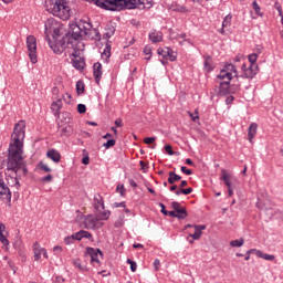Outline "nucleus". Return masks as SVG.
Listing matches in <instances>:
<instances>
[{
  "mask_svg": "<svg viewBox=\"0 0 283 283\" xmlns=\"http://www.w3.org/2000/svg\"><path fill=\"white\" fill-rule=\"evenodd\" d=\"M54 253H63V248L61 245H55L53 248Z\"/></svg>",
  "mask_w": 283,
  "mask_h": 283,
  "instance_id": "774afa93",
  "label": "nucleus"
},
{
  "mask_svg": "<svg viewBox=\"0 0 283 283\" xmlns=\"http://www.w3.org/2000/svg\"><path fill=\"white\" fill-rule=\"evenodd\" d=\"M0 242L4 247H8L10 244V241L8 240V238L4 237L3 232H0Z\"/></svg>",
  "mask_w": 283,
  "mask_h": 283,
  "instance_id": "49530a36",
  "label": "nucleus"
},
{
  "mask_svg": "<svg viewBox=\"0 0 283 283\" xmlns=\"http://www.w3.org/2000/svg\"><path fill=\"white\" fill-rule=\"evenodd\" d=\"M109 56H112V52H111V49L108 46H106V49L102 53V59H105L107 61L109 59Z\"/></svg>",
  "mask_w": 283,
  "mask_h": 283,
  "instance_id": "a18cd8bd",
  "label": "nucleus"
},
{
  "mask_svg": "<svg viewBox=\"0 0 283 283\" xmlns=\"http://www.w3.org/2000/svg\"><path fill=\"white\" fill-rule=\"evenodd\" d=\"M256 258H262V260H268L269 262H273V260H275V256L273 254H268L263 252H256Z\"/></svg>",
  "mask_w": 283,
  "mask_h": 283,
  "instance_id": "c756f323",
  "label": "nucleus"
},
{
  "mask_svg": "<svg viewBox=\"0 0 283 283\" xmlns=\"http://www.w3.org/2000/svg\"><path fill=\"white\" fill-rule=\"evenodd\" d=\"M156 137H146L144 139L145 145H151V143H155Z\"/></svg>",
  "mask_w": 283,
  "mask_h": 283,
  "instance_id": "bf43d9fd",
  "label": "nucleus"
},
{
  "mask_svg": "<svg viewBox=\"0 0 283 283\" xmlns=\"http://www.w3.org/2000/svg\"><path fill=\"white\" fill-rule=\"evenodd\" d=\"M184 196H189V193H193V188H182Z\"/></svg>",
  "mask_w": 283,
  "mask_h": 283,
  "instance_id": "e2e57ef3",
  "label": "nucleus"
},
{
  "mask_svg": "<svg viewBox=\"0 0 283 283\" xmlns=\"http://www.w3.org/2000/svg\"><path fill=\"white\" fill-rule=\"evenodd\" d=\"M53 177L51 174L46 175L45 177L41 178V182H52Z\"/></svg>",
  "mask_w": 283,
  "mask_h": 283,
  "instance_id": "5fc2aeb1",
  "label": "nucleus"
},
{
  "mask_svg": "<svg viewBox=\"0 0 283 283\" xmlns=\"http://www.w3.org/2000/svg\"><path fill=\"white\" fill-rule=\"evenodd\" d=\"M203 70L206 72H213V59L211 55H203Z\"/></svg>",
  "mask_w": 283,
  "mask_h": 283,
  "instance_id": "5701e85b",
  "label": "nucleus"
},
{
  "mask_svg": "<svg viewBox=\"0 0 283 283\" xmlns=\"http://www.w3.org/2000/svg\"><path fill=\"white\" fill-rule=\"evenodd\" d=\"M171 207H172L178 220H185V218H187V216H188L187 209L185 207H181L180 202L172 201Z\"/></svg>",
  "mask_w": 283,
  "mask_h": 283,
  "instance_id": "f8f14e48",
  "label": "nucleus"
},
{
  "mask_svg": "<svg viewBox=\"0 0 283 283\" xmlns=\"http://www.w3.org/2000/svg\"><path fill=\"white\" fill-rule=\"evenodd\" d=\"M38 167L42 170L45 171V174H50L52 171V168H50V166H48V164L40 161Z\"/></svg>",
  "mask_w": 283,
  "mask_h": 283,
  "instance_id": "e433bc0d",
  "label": "nucleus"
},
{
  "mask_svg": "<svg viewBox=\"0 0 283 283\" xmlns=\"http://www.w3.org/2000/svg\"><path fill=\"white\" fill-rule=\"evenodd\" d=\"M98 213H99V220H109V216L112 214L109 210H104L103 212L101 210Z\"/></svg>",
  "mask_w": 283,
  "mask_h": 283,
  "instance_id": "ea45409f",
  "label": "nucleus"
},
{
  "mask_svg": "<svg viewBox=\"0 0 283 283\" xmlns=\"http://www.w3.org/2000/svg\"><path fill=\"white\" fill-rule=\"evenodd\" d=\"M124 226H125V216L120 214L118 217V220L115 222V228L120 229V227H124Z\"/></svg>",
  "mask_w": 283,
  "mask_h": 283,
  "instance_id": "58836bf2",
  "label": "nucleus"
},
{
  "mask_svg": "<svg viewBox=\"0 0 283 283\" xmlns=\"http://www.w3.org/2000/svg\"><path fill=\"white\" fill-rule=\"evenodd\" d=\"M255 134H258V124L252 123L248 129V139L250 143H253V139L255 138Z\"/></svg>",
  "mask_w": 283,
  "mask_h": 283,
  "instance_id": "a878e982",
  "label": "nucleus"
},
{
  "mask_svg": "<svg viewBox=\"0 0 283 283\" xmlns=\"http://www.w3.org/2000/svg\"><path fill=\"white\" fill-rule=\"evenodd\" d=\"M76 92L77 94H83V92H85V85L83 84V82L76 83Z\"/></svg>",
  "mask_w": 283,
  "mask_h": 283,
  "instance_id": "c03bdc74",
  "label": "nucleus"
},
{
  "mask_svg": "<svg viewBox=\"0 0 283 283\" xmlns=\"http://www.w3.org/2000/svg\"><path fill=\"white\" fill-rule=\"evenodd\" d=\"M158 206L160 207V209H161V213L164 214V216H167V209L165 208V203H163V202H159L158 203Z\"/></svg>",
  "mask_w": 283,
  "mask_h": 283,
  "instance_id": "69168bd1",
  "label": "nucleus"
},
{
  "mask_svg": "<svg viewBox=\"0 0 283 283\" xmlns=\"http://www.w3.org/2000/svg\"><path fill=\"white\" fill-rule=\"evenodd\" d=\"M95 4L103 10L120 12V10H136L140 8V0H94Z\"/></svg>",
  "mask_w": 283,
  "mask_h": 283,
  "instance_id": "7ed1b4c3",
  "label": "nucleus"
},
{
  "mask_svg": "<svg viewBox=\"0 0 283 283\" xmlns=\"http://www.w3.org/2000/svg\"><path fill=\"white\" fill-rule=\"evenodd\" d=\"M127 206V203L125 201L122 202H114L113 203V209H118L120 207H123V209H125V207Z\"/></svg>",
  "mask_w": 283,
  "mask_h": 283,
  "instance_id": "864d4df0",
  "label": "nucleus"
},
{
  "mask_svg": "<svg viewBox=\"0 0 283 283\" xmlns=\"http://www.w3.org/2000/svg\"><path fill=\"white\" fill-rule=\"evenodd\" d=\"M25 138V120H20L13 128L11 135L12 143L9 146L7 174L11 176L13 187L20 189L21 184L19 180L27 176L28 168L23 161V139Z\"/></svg>",
  "mask_w": 283,
  "mask_h": 283,
  "instance_id": "f257e3e1",
  "label": "nucleus"
},
{
  "mask_svg": "<svg viewBox=\"0 0 283 283\" xmlns=\"http://www.w3.org/2000/svg\"><path fill=\"white\" fill-rule=\"evenodd\" d=\"M63 107V102L61 98H57L55 102L51 104V111L55 118H59L61 116V109Z\"/></svg>",
  "mask_w": 283,
  "mask_h": 283,
  "instance_id": "6ab92c4d",
  "label": "nucleus"
},
{
  "mask_svg": "<svg viewBox=\"0 0 283 283\" xmlns=\"http://www.w3.org/2000/svg\"><path fill=\"white\" fill-rule=\"evenodd\" d=\"M233 77H238V69L231 63H226L217 75L219 81H233Z\"/></svg>",
  "mask_w": 283,
  "mask_h": 283,
  "instance_id": "0eeeda50",
  "label": "nucleus"
},
{
  "mask_svg": "<svg viewBox=\"0 0 283 283\" xmlns=\"http://www.w3.org/2000/svg\"><path fill=\"white\" fill-rule=\"evenodd\" d=\"M74 240H76V238L74 237V233H73V234L70 235V237H66V238L64 239V242H65V244H73V243H74Z\"/></svg>",
  "mask_w": 283,
  "mask_h": 283,
  "instance_id": "603ef678",
  "label": "nucleus"
},
{
  "mask_svg": "<svg viewBox=\"0 0 283 283\" xmlns=\"http://www.w3.org/2000/svg\"><path fill=\"white\" fill-rule=\"evenodd\" d=\"M182 174H186V176H191L193 171L191 169H188L186 166H181Z\"/></svg>",
  "mask_w": 283,
  "mask_h": 283,
  "instance_id": "13d9d810",
  "label": "nucleus"
},
{
  "mask_svg": "<svg viewBox=\"0 0 283 283\" xmlns=\"http://www.w3.org/2000/svg\"><path fill=\"white\" fill-rule=\"evenodd\" d=\"M75 222L76 224H78V227H81V229H90V230H94L96 229V218H94L93 214H83V213H78L77 217L75 218Z\"/></svg>",
  "mask_w": 283,
  "mask_h": 283,
  "instance_id": "423d86ee",
  "label": "nucleus"
},
{
  "mask_svg": "<svg viewBox=\"0 0 283 283\" xmlns=\"http://www.w3.org/2000/svg\"><path fill=\"white\" fill-rule=\"evenodd\" d=\"M27 48L29 53V59L34 65L39 62L36 57V38L34 35L27 36Z\"/></svg>",
  "mask_w": 283,
  "mask_h": 283,
  "instance_id": "6e6552de",
  "label": "nucleus"
},
{
  "mask_svg": "<svg viewBox=\"0 0 283 283\" xmlns=\"http://www.w3.org/2000/svg\"><path fill=\"white\" fill-rule=\"evenodd\" d=\"M73 264H74L75 269H78L82 272L87 271V268H85V266H83V264H81V260L80 259H74L73 260Z\"/></svg>",
  "mask_w": 283,
  "mask_h": 283,
  "instance_id": "c9c22d12",
  "label": "nucleus"
},
{
  "mask_svg": "<svg viewBox=\"0 0 283 283\" xmlns=\"http://www.w3.org/2000/svg\"><path fill=\"white\" fill-rule=\"evenodd\" d=\"M116 191L119 196L125 197V185H118Z\"/></svg>",
  "mask_w": 283,
  "mask_h": 283,
  "instance_id": "09e8293b",
  "label": "nucleus"
},
{
  "mask_svg": "<svg viewBox=\"0 0 283 283\" xmlns=\"http://www.w3.org/2000/svg\"><path fill=\"white\" fill-rule=\"evenodd\" d=\"M233 19V15H231V13H229L228 15H226L223 18V21H222V28H231V21Z\"/></svg>",
  "mask_w": 283,
  "mask_h": 283,
  "instance_id": "2f4dec72",
  "label": "nucleus"
},
{
  "mask_svg": "<svg viewBox=\"0 0 283 283\" xmlns=\"http://www.w3.org/2000/svg\"><path fill=\"white\" fill-rule=\"evenodd\" d=\"M88 253L91 255V262H96L97 264H101V261L98 260V253L99 255H103L101 249L88 248Z\"/></svg>",
  "mask_w": 283,
  "mask_h": 283,
  "instance_id": "b1692460",
  "label": "nucleus"
},
{
  "mask_svg": "<svg viewBox=\"0 0 283 283\" xmlns=\"http://www.w3.org/2000/svg\"><path fill=\"white\" fill-rule=\"evenodd\" d=\"M233 101H235V97H233V95H229V96L226 98V104H227V105H233Z\"/></svg>",
  "mask_w": 283,
  "mask_h": 283,
  "instance_id": "680f3d73",
  "label": "nucleus"
},
{
  "mask_svg": "<svg viewBox=\"0 0 283 283\" xmlns=\"http://www.w3.org/2000/svg\"><path fill=\"white\" fill-rule=\"evenodd\" d=\"M114 145H116V140L115 139H108L106 143H104V147L106 149H109V147H114Z\"/></svg>",
  "mask_w": 283,
  "mask_h": 283,
  "instance_id": "8fccbe9b",
  "label": "nucleus"
},
{
  "mask_svg": "<svg viewBox=\"0 0 283 283\" xmlns=\"http://www.w3.org/2000/svg\"><path fill=\"white\" fill-rule=\"evenodd\" d=\"M0 198L2 200H8L10 202L12 200V192H10V188L6 185V181L0 178Z\"/></svg>",
  "mask_w": 283,
  "mask_h": 283,
  "instance_id": "ddd939ff",
  "label": "nucleus"
},
{
  "mask_svg": "<svg viewBox=\"0 0 283 283\" xmlns=\"http://www.w3.org/2000/svg\"><path fill=\"white\" fill-rule=\"evenodd\" d=\"M250 65H258V53H252L248 56Z\"/></svg>",
  "mask_w": 283,
  "mask_h": 283,
  "instance_id": "4c0bfd02",
  "label": "nucleus"
},
{
  "mask_svg": "<svg viewBox=\"0 0 283 283\" xmlns=\"http://www.w3.org/2000/svg\"><path fill=\"white\" fill-rule=\"evenodd\" d=\"M165 151L167 153L168 156H174V154H176V153H174L171 145H166Z\"/></svg>",
  "mask_w": 283,
  "mask_h": 283,
  "instance_id": "6e6d98bb",
  "label": "nucleus"
},
{
  "mask_svg": "<svg viewBox=\"0 0 283 283\" xmlns=\"http://www.w3.org/2000/svg\"><path fill=\"white\" fill-rule=\"evenodd\" d=\"M168 176H169L168 177V184L169 185H174V182H178V181L182 180V177L180 175H177L174 171H169Z\"/></svg>",
  "mask_w": 283,
  "mask_h": 283,
  "instance_id": "c85d7f7f",
  "label": "nucleus"
},
{
  "mask_svg": "<svg viewBox=\"0 0 283 283\" xmlns=\"http://www.w3.org/2000/svg\"><path fill=\"white\" fill-rule=\"evenodd\" d=\"M195 114L196 115H193V113H189V116L191 117V120H193V123L200 119V116H198V109L195 111Z\"/></svg>",
  "mask_w": 283,
  "mask_h": 283,
  "instance_id": "4d7b16f0",
  "label": "nucleus"
},
{
  "mask_svg": "<svg viewBox=\"0 0 283 283\" xmlns=\"http://www.w3.org/2000/svg\"><path fill=\"white\" fill-rule=\"evenodd\" d=\"M93 209H95L97 212L105 211V200L103 199V196L98 193L94 195Z\"/></svg>",
  "mask_w": 283,
  "mask_h": 283,
  "instance_id": "4468645a",
  "label": "nucleus"
},
{
  "mask_svg": "<svg viewBox=\"0 0 283 283\" xmlns=\"http://www.w3.org/2000/svg\"><path fill=\"white\" fill-rule=\"evenodd\" d=\"M73 234H74L73 238H75V240H77V242H81V240H83V239L91 240V242H94V237L85 230H80L78 232H75Z\"/></svg>",
  "mask_w": 283,
  "mask_h": 283,
  "instance_id": "a211bd4d",
  "label": "nucleus"
},
{
  "mask_svg": "<svg viewBox=\"0 0 283 283\" xmlns=\"http://www.w3.org/2000/svg\"><path fill=\"white\" fill-rule=\"evenodd\" d=\"M274 8L277 10L279 17H282V4H280V2H275Z\"/></svg>",
  "mask_w": 283,
  "mask_h": 283,
  "instance_id": "052dcab7",
  "label": "nucleus"
},
{
  "mask_svg": "<svg viewBox=\"0 0 283 283\" xmlns=\"http://www.w3.org/2000/svg\"><path fill=\"white\" fill-rule=\"evenodd\" d=\"M77 112L78 114H85V112H87V106H85V104H78Z\"/></svg>",
  "mask_w": 283,
  "mask_h": 283,
  "instance_id": "3c124183",
  "label": "nucleus"
},
{
  "mask_svg": "<svg viewBox=\"0 0 283 283\" xmlns=\"http://www.w3.org/2000/svg\"><path fill=\"white\" fill-rule=\"evenodd\" d=\"M148 39H149V41H151V43H161L163 33L157 30H151L148 34Z\"/></svg>",
  "mask_w": 283,
  "mask_h": 283,
  "instance_id": "412c9836",
  "label": "nucleus"
},
{
  "mask_svg": "<svg viewBox=\"0 0 283 283\" xmlns=\"http://www.w3.org/2000/svg\"><path fill=\"white\" fill-rule=\"evenodd\" d=\"M153 265L155 266V270L158 271V269H160V260L155 259Z\"/></svg>",
  "mask_w": 283,
  "mask_h": 283,
  "instance_id": "0e129e2a",
  "label": "nucleus"
},
{
  "mask_svg": "<svg viewBox=\"0 0 283 283\" xmlns=\"http://www.w3.org/2000/svg\"><path fill=\"white\" fill-rule=\"evenodd\" d=\"M43 253V248L39 242L33 243V258L35 262H41V255Z\"/></svg>",
  "mask_w": 283,
  "mask_h": 283,
  "instance_id": "4be33fe9",
  "label": "nucleus"
},
{
  "mask_svg": "<svg viewBox=\"0 0 283 283\" xmlns=\"http://www.w3.org/2000/svg\"><path fill=\"white\" fill-rule=\"evenodd\" d=\"M177 59H178V56L176 55V52H174V51L171 50V48L168 46V50H167V60L174 62V61H176Z\"/></svg>",
  "mask_w": 283,
  "mask_h": 283,
  "instance_id": "f704fd0d",
  "label": "nucleus"
},
{
  "mask_svg": "<svg viewBox=\"0 0 283 283\" xmlns=\"http://www.w3.org/2000/svg\"><path fill=\"white\" fill-rule=\"evenodd\" d=\"M252 8H253L255 14H258V17H264V13L262 12V9L260 8V4H258L256 0H254L252 2Z\"/></svg>",
  "mask_w": 283,
  "mask_h": 283,
  "instance_id": "473e14b6",
  "label": "nucleus"
},
{
  "mask_svg": "<svg viewBox=\"0 0 283 283\" xmlns=\"http://www.w3.org/2000/svg\"><path fill=\"white\" fill-rule=\"evenodd\" d=\"M70 34L74 41H81L83 36L91 39V41H101V32L94 29L90 18H82L77 22H70Z\"/></svg>",
  "mask_w": 283,
  "mask_h": 283,
  "instance_id": "f03ea898",
  "label": "nucleus"
},
{
  "mask_svg": "<svg viewBox=\"0 0 283 283\" xmlns=\"http://www.w3.org/2000/svg\"><path fill=\"white\" fill-rule=\"evenodd\" d=\"M144 54H146V61H150L151 60V46L147 45L144 48Z\"/></svg>",
  "mask_w": 283,
  "mask_h": 283,
  "instance_id": "37998d69",
  "label": "nucleus"
},
{
  "mask_svg": "<svg viewBox=\"0 0 283 283\" xmlns=\"http://www.w3.org/2000/svg\"><path fill=\"white\" fill-rule=\"evenodd\" d=\"M84 157L82 159L83 165H90V155L87 154V150H83Z\"/></svg>",
  "mask_w": 283,
  "mask_h": 283,
  "instance_id": "de8ad7c7",
  "label": "nucleus"
},
{
  "mask_svg": "<svg viewBox=\"0 0 283 283\" xmlns=\"http://www.w3.org/2000/svg\"><path fill=\"white\" fill-rule=\"evenodd\" d=\"M127 264L130 265V271L132 273H136L137 269H138V264H136V261H133L132 259H127Z\"/></svg>",
  "mask_w": 283,
  "mask_h": 283,
  "instance_id": "a19ab883",
  "label": "nucleus"
},
{
  "mask_svg": "<svg viewBox=\"0 0 283 283\" xmlns=\"http://www.w3.org/2000/svg\"><path fill=\"white\" fill-rule=\"evenodd\" d=\"M154 6V0H139V8H146L149 10Z\"/></svg>",
  "mask_w": 283,
  "mask_h": 283,
  "instance_id": "7c9ffc66",
  "label": "nucleus"
},
{
  "mask_svg": "<svg viewBox=\"0 0 283 283\" xmlns=\"http://www.w3.org/2000/svg\"><path fill=\"white\" fill-rule=\"evenodd\" d=\"M229 94H233V92H231V81L226 80L219 84V95L229 96Z\"/></svg>",
  "mask_w": 283,
  "mask_h": 283,
  "instance_id": "2eb2a0df",
  "label": "nucleus"
},
{
  "mask_svg": "<svg viewBox=\"0 0 283 283\" xmlns=\"http://www.w3.org/2000/svg\"><path fill=\"white\" fill-rule=\"evenodd\" d=\"M192 229H195V233L189 234V238H192V240H200V238L202 237V231H205V229H207V226L193 224Z\"/></svg>",
  "mask_w": 283,
  "mask_h": 283,
  "instance_id": "f3484780",
  "label": "nucleus"
},
{
  "mask_svg": "<svg viewBox=\"0 0 283 283\" xmlns=\"http://www.w3.org/2000/svg\"><path fill=\"white\" fill-rule=\"evenodd\" d=\"M244 244V239L243 238H240V239H237V240H232L230 242V247L232 248H240Z\"/></svg>",
  "mask_w": 283,
  "mask_h": 283,
  "instance_id": "72a5a7b5",
  "label": "nucleus"
},
{
  "mask_svg": "<svg viewBox=\"0 0 283 283\" xmlns=\"http://www.w3.org/2000/svg\"><path fill=\"white\" fill-rule=\"evenodd\" d=\"M45 10L50 14H53V17L62 19V21H67L72 17V9H70L67 0H46Z\"/></svg>",
  "mask_w": 283,
  "mask_h": 283,
  "instance_id": "20e7f679",
  "label": "nucleus"
},
{
  "mask_svg": "<svg viewBox=\"0 0 283 283\" xmlns=\"http://www.w3.org/2000/svg\"><path fill=\"white\" fill-rule=\"evenodd\" d=\"M176 11H177V12H181L182 14H185V13L188 12L187 7H184V6L177 8Z\"/></svg>",
  "mask_w": 283,
  "mask_h": 283,
  "instance_id": "338daca9",
  "label": "nucleus"
},
{
  "mask_svg": "<svg viewBox=\"0 0 283 283\" xmlns=\"http://www.w3.org/2000/svg\"><path fill=\"white\" fill-rule=\"evenodd\" d=\"M116 28H114L112 24H106L104 29V38L105 39H112V35L115 34Z\"/></svg>",
  "mask_w": 283,
  "mask_h": 283,
  "instance_id": "bb28decb",
  "label": "nucleus"
},
{
  "mask_svg": "<svg viewBox=\"0 0 283 283\" xmlns=\"http://www.w3.org/2000/svg\"><path fill=\"white\" fill-rule=\"evenodd\" d=\"M167 50H168V46H166V48H159V49L157 50V54H158L159 56H163V59H166V60H167Z\"/></svg>",
  "mask_w": 283,
  "mask_h": 283,
  "instance_id": "79ce46f5",
  "label": "nucleus"
},
{
  "mask_svg": "<svg viewBox=\"0 0 283 283\" xmlns=\"http://www.w3.org/2000/svg\"><path fill=\"white\" fill-rule=\"evenodd\" d=\"M220 180H222V182H224L226 187L228 188V198H231L233 196V185L231 184V175H229V172L222 169Z\"/></svg>",
  "mask_w": 283,
  "mask_h": 283,
  "instance_id": "9b49d317",
  "label": "nucleus"
},
{
  "mask_svg": "<svg viewBox=\"0 0 283 283\" xmlns=\"http://www.w3.org/2000/svg\"><path fill=\"white\" fill-rule=\"evenodd\" d=\"M81 48H85V44L83 42H77V45L73 48V59H81Z\"/></svg>",
  "mask_w": 283,
  "mask_h": 283,
  "instance_id": "cd10ccee",
  "label": "nucleus"
},
{
  "mask_svg": "<svg viewBox=\"0 0 283 283\" xmlns=\"http://www.w3.org/2000/svg\"><path fill=\"white\" fill-rule=\"evenodd\" d=\"M44 30H45V39L49 40L50 39V34L51 36H53V39H61V36H63V34L65 33V27H63V24L59 21H56V19L51 18L48 19L44 23Z\"/></svg>",
  "mask_w": 283,
  "mask_h": 283,
  "instance_id": "39448f33",
  "label": "nucleus"
},
{
  "mask_svg": "<svg viewBox=\"0 0 283 283\" xmlns=\"http://www.w3.org/2000/svg\"><path fill=\"white\" fill-rule=\"evenodd\" d=\"M93 75L95 78V83L98 85L101 80L103 78V64L101 62H96L93 64Z\"/></svg>",
  "mask_w": 283,
  "mask_h": 283,
  "instance_id": "dca6fc26",
  "label": "nucleus"
},
{
  "mask_svg": "<svg viewBox=\"0 0 283 283\" xmlns=\"http://www.w3.org/2000/svg\"><path fill=\"white\" fill-rule=\"evenodd\" d=\"M72 65L75 70L83 72L85 70V60L82 57L72 59Z\"/></svg>",
  "mask_w": 283,
  "mask_h": 283,
  "instance_id": "393cba45",
  "label": "nucleus"
},
{
  "mask_svg": "<svg viewBox=\"0 0 283 283\" xmlns=\"http://www.w3.org/2000/svg\"><path fill=\"white\" fill-rule=\"evenodd\" d=\"M53 40L54 42H52L51 39L46 40L51 50L54 52V54H63L65 51V38L63 36L61 40H59V38Z\"/></svg>",
  "mask_w": 283,
  "mask_h": 283,
  "instance_id": "9d476101",
  "label": "nucleus"
},
{
  "mask_svg": "<svg viewBox=\"0 0 283 283\" xmlns=\"http://www.w3.org/2000/svg\"><path fill=\"white\" fill-rule=\"evenodd\" d=\"M46 158L55 164H59L61 163V153L54 148H51L46 151Z\"/></svg>",
  "mask_w": 283,
  "mask_h": 283,
  "instance_id": "aec40b11",
  "label": "nucleus"
},
{
  "mask_svg": "<svg viewBox=\"0 0 283 283\" xmlns=\"http://www.w3.org/2000/svg\"><path fill=\"white\" fill-rule=\"evenodd\" d=\"M241 78H255L258 76V72H260V67L258 64H250L247 66L245 64H242L241 66Z\"/></svg>",
  "mask_w": 283,
  "mask_h": 283,
  "instance_id": "1a4fd4ad",
  "label": "nucleus"
}]
</instances>
